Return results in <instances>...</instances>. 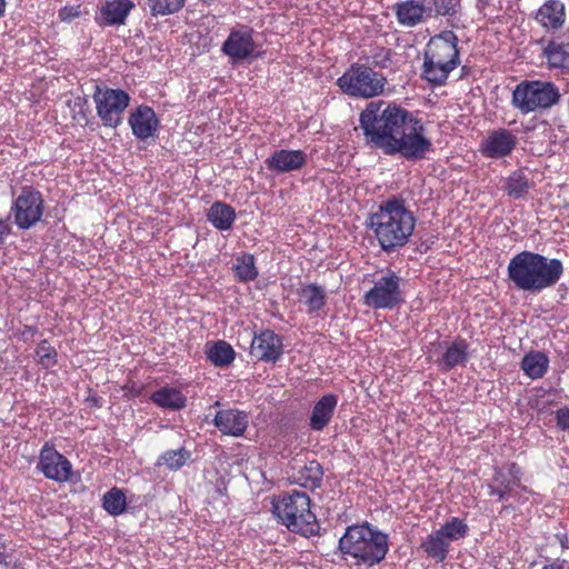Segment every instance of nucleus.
<instances>
[{
  "label": "nucleus",
  "instance_id": "obj_1",
  "mask_svg": "<svg viewBox=\"0 0 569 569\" xmlns=\"http://www.w3.org/2000/svg\"><path fill=\"white\" fill-rule=\"evenodd\" d=\"M359 121L367 140L387 156L416 161L431 149L422 120L396 103L370 102Z\"/></svg>",
  "mask_w": 569,
  "mask_h": 569
},
{
  "label": "nucleus",
  "instance_id": "obj_2",
  "mask_svg": "<svg viewBox=\"0 0 569 569\" xmlns=\"http://www.w3.org/2000/svg\"><path fill=\"white\" fill-rule=\"evenodd\" d=\"M367 226L381 249L389 253L408 243L416 227V217L402 198L392 196L368 216Z\"/></svg>",
  "mask_w": 569,
  "mask_h": 569
},
{
  "label": "nucleus",
  "instance_id": "obj_3",
  "mask_svg": "<svg viewBox=\"0 0 569 569\" xmlns=\"http://www.w3.org/2000/svg\"><path fill=\"white\" fill-rule=\"evenodd\" d=\"M562 273L563 266L559 259L527 250L513 256L508 264V277L515 287L532 293L555 286Z\"/></svg>",
  "mask_w": 569,
  "mask_h": 569
},
{
  "label": "nucleus",
  "instance_id": "obj_4",
  "mask_svg": "<svg viewBox=\"0 0 569 569\" xmlns=\"http://www.w3.org/2000/svg\"><path fill=\"white\" fill-rule=\"evenodd\" d=\"M338 548L342 555L353 558L357 565L373 567L386 558L389 540L386 533L365 522L349 526L339 539Z\"/></svg>",
  "mask_w": 569,
  "mask_h": 569
},
{
  "label": "nucleus",
  "instance_id": "obj_5",
  "mask_svg": "<svg viewBox=\"0 0 569 569\" xmlns=\"http://www.w3.org/2000/svg\"><path fill=\"white\" fill-rule=\"evenodd\" d=\"M272 512L278 522L291 532L311 537L319 531L316 515L311 511V499L306 492L291 490L273 497Z\"/></svg>",
  "mask_w": 569,
  "mask_h": 569
},
{
  "label": "nucleus",
  "instance_id": "obj_6",
  "mask_svg": "<svg viewBox=\"0 0 569 569\" xmlns=\"http://www.w3.org/2000/svg\"><path fill=\"white\" fill-rule=\"evenodd\" d=\"M459 64L458 37L453 31L430 38L423 51V71H453Z\"/></svg>",
  "mask_w": 569,
  "mask_h": 569
},
{
  "label": "nucleus",
  "instance_id": "obj_7",
  "mask_svg": "<svg viewBox=\"0 0 569 569\" xmlns=\"http://www.w3.org/2000/svg\"><path fill=\"white\" fill-rule=\"evenodd\" d=\"M559 99L558 88L546 81H523L512 93V103L522 113L548 109L558 103Z\"/></svg>",
  "mask_w": 569,
  "mask_h": 569
},
{
  "label": "nucleus",
  "instance_id": "obj_8",
  "mask_svg": "<svg viewBox=\"0 0 569 569\" xmlns=\"http://www.w3.org/2000/svg\"><path fill=\"white\" fill-rule=\"evenodd\" d=\"M401 277L387 269L373 280V286L363 295L362 303L375 310H392L405 302Z\"/></svg>",
  "mask_w": 569,
  "mask_h": 569
},
{
  "label": "nucleus",
  "instance_id": "obj_9",
  "mask_svg": "<svg viewBox=\"0 0 569 569\" xmlns=\"http://www.w3.org/2000/svg\"><path fill=\"white\" fill-rule=\"evenodd\" d=\"M92 98L104 127L114 129L122 123L124 110L130 103V96L124 90L97 86Z\"/></svg>",
  "mask_w": 569,
  "mask_h": 569
},
{
  "label": "nucleus",
  "instance_id": "obj_10",
  "mask_svg": "<svg viewBox=\"0 0 569 569\" xmlns=\"http://www.w3.org/2000/svg\"><path fill=\"white\" fill-rule=\"evenodd\" d=\"M43 198L40 191L24 187L12 206V214L16 224L20 229H29L34 226L43 214Z\"/></svg>",
  "mask_w": 569,
  "mask_h": 569
},
{
  "label": "nucleus",
  "instance_id": "obj_11",
  "mask_svg": "<svg viewBox=\"0 0 569 569\" xmlns=\"http://www.w3.org/2000/svg\"><path fill=\"white\" fill-rule=\"evenodd\" d=\"M383 73H342L337 84L343 93L357 98H372L383 92Z\"/></svg>",
  "mask_w": 569,
  "mask_h": 569
},
{
  "label": "nucleus",
  "instance_id": "obj_12",
  "mask_svg": "<svg viewBox=\"0 0 569 569\" xmlns=\"http://www.w3.org/2000/svg\"><path fill=\"white\" fill-rule=\"evenodd\" d=\"M37 470L47 479L60 483L72 480L71 462L49 442H46L40 450Z\"/></svg>",
  "mask_w": 569,
  "mask_h": 569
},
{
  "label": "nucleus",
  "instance_id": "obj_13",
  "mask_svg": "<svg viewBox=\"0 0 569 569\" xmlns=\"http://www.w3.org/2000/svg\"><path fill=\"white\" fill-rule=\"evenodd\" d=\"M253 29L240 24L231 29L222 44V51L233 60H243L259 54L253 40Z\"/></svg>",
  "mask_w": 569,
  "mask_h": 569
},
{
  "label": "nucleus",
  "instance_id": "obj_14",
  "mask_svg": "<svg viewBox=\"0 0 569 569\" xmlns=\"http://www.w3.org/2000/svg\"><path fill=\"white\" fill-rule=\"evenodd\" d=\"M250 355L258 361L276 363L283 355L282 338L271 329L261 330L253 336Z\"/></svg>",
  "mask_w": 569,
  "mask_h": 569
},
{
  "label": "nucleus",
  "instance_id": "obj_15",
  "mask_svg": "<svg viewBox=\"0 0 569 569\" xmlns=\"http://www.w3.org/2000/svg\"><path fill=\"white\" fill-rule=\"evenodd\" d=\"M517 146V137L508 129L490 131L481 142V153L491 159H500L509 156Z\"/></svg>",
  "mask_w": 569,
  "mask_h": 569
},
{
  "label": "nucleus",
  "instance_id": "obj_16",
  "mask_svg": "<svg viewBox=\"0 0 569 569\" xmlns=\"http://www.w3.org/2000/svg\"><path fill=\"white\" fill-rule=\"evenodd\" d=\"M128 123L137 139L147 140L156 134L160 122L151 107L140 104L130 112Z\"/></svg>",
  "mask_w": 569,
  "mask_h": 569
},
{
  "label": "nucleus",
  "instance_id": "obj_17",
  "mask_svg": "<svg viewBox=\"0 0 569 569\" xmlns=\"http://www.w3.org/2000/svg\"><path fill=\"white\" fill-rule=\"evenodd\" d=\"M213 425L224 436L242 437L249 426V415L239 409H220L216 412Z\"/></svg>",
  "mask_w": 569,
  "mask_h": 569
},
{
  "label": "nucleus",
  "instance_id": "obj_18",
  "mask_svg": "<svg viewBox=\"0 0 569 569\" xmlns=\"http://www.w3.org/2000/svg\"><path fill=\"white\" fill-rule=\"evenodd\" d=\"M395 51L390 48L370 44L361 51L358 61L351 66L349 71H372L376 68L389 69L392 63Z\"/></svg>",
  "mask_w": 569,
  "mask_h": 569
},
{
  "label": "nucleus",
  "instance_id": "obj_19",
  "mask_svg": "<svg viewBox=\"0 0 569 569\" xmlns=\"http://www.w3.org/2000/svg\"><path fill=\"white\" fill-rule=\"evenodd\" d=\"M307 160V153L302 150L279 149L273 151L264 163L270 171L284 173L302 169Z\"/></svg>",
  "mask_w": 569,
  "mask_h": 569
},
{
  "label": "nucleus",
  "instance_id": "obj_20",
  "mask_svg": "<svg viewBox=\"0 0 569 569\" xmlns=\"http://www.w3.org/2000/svg\"><path fill=\"white\" fill-rule=\"evenodd\" d=\"M398 23L402 27L413 28L431 16V8L425 6L423 0H405L392 6Z\"/></svg>",
  "mask_w": 569,
  "mask_h": 569
},
{
  "label": "nucleus",
  "instance_id": "obj_21",
  "mask_svg": "<svg viewBox=\"0 0 569 569\" xmlns=\"http://www.w3.org/2000/svg\"><path fill=\"white\" fill-rule=\"evenodd\" d=\"M132 0H106L99 8L96 22L99 26H121L134 8Z\"/></svg>",
  "mask_w": 569,
  "mask_h": 569
},
{
  "label": "nucleus",
  "instance_id": "obj_22",
  "mask_svg": "<svg viewBox=\"0 0 569 569\" xmlns=\"http://www.w3.org/2000/svg\"><path fill=\"white\" fill-rule=\"evenodd\" d=\"M515 488H519L529 495L533 493V491L529 489L527 486H519L513 483L512 479L509 478L502 469H493L491 482L488 485L489 496L497 497L499 501H505L508 500L509 498H513L518 502H523L520 499L519 493L513 492Z\"/></svg>",
  "mask_w": 569,
  "mask_h": 569
},
{
  "label": "nucleus",
  "instance_id": "obj_23",
  "mask_svg": "<svg viewBox=\"0 0 569 569\" xmlns=\"http://www.w3.org/2000/svg\"><path fill=\"white\" fill-rule=\"evenodd\" d=\"M535 20L546 31H557L565 24L566 8L560 0H547L536 12Z\"/></svg>",
  "mask_w": 569,
  "mask_h": 569
},
{
  "label": "nucleus",
  "instance_id": "obj_24",
  "mask_svg": "<svg viewBox=\"0 0 569 569\" xmlns=\"http://www.w3.org/2000/svg\"><path fill=\"white\" fill-rule=\"evenodd\" d=\"M338 405V397L333 393L323 395L313 406L309 426L315 431H322L331 421L336 407Z\"/></svg>",
  "mask_w": 569,
  "mask_h": 569
},
{
  "label": "nucleus",
  "instance_id": "obj_25",
  "mask_svg": "<svg viewBox=\"0 0 569 569\" xmlns=\"http://www.w3.org/2000/svg\"><path fill=\"white\" fill-rule=\"evenodd\" d=\"M446 350L439 361V366L445 371H450L457 366H463L469 358V343L463 338H457L450 345L445 342Z\"/></svg>",
  "mask_w": 569,
  "mask_h": 569
},
{
  "label": "nucleus",
  "instance_id": "obj_26",
  "mask_svg": "<svg viewBox=\"0 0 569 569\" xmlns=\"http://www.w3.org/2000/svg\"><path fill=\"white\" fill-rule=\"evenodd\" d=\"M309 315L319 312L327 303L325 289L317 283H303L297 291Z\"/></svg>",
  "mask_w": 569,
  "mask_h": 569
},
{
  "label": "nucleus",
  "instance_id": "obj_27",
  "mask_svg": "<svg viewBox=\"0 0 569 569\" xmlns=\"http://www.w3.org/2000/svg\"><path fill=\"white\" fill-rule=\"evenodd\" d=\"M207 218L216 229L226 231L232 227L236 220V211L230 204L216 201L211 204Z\"/></svg>",
  "mask_w": 569,
  "mask_h": 569
},
{
  "label": "nucleus",
  "instance_id": "obj_28",
  "mask_svg": "<svg viewBox=\"0 0 569 569\" xmlns=\"http://www.w3.org/2000/svg\"><path fill=\"white\" fill-rule=\"evenodd\" d=\"M206 355L208 360L219 368L231 365L236 358L233 348L223 340L208 342L206 345Z\"/></svg>",
  "mask_w": 569,
  "mask_h": 569
},
{
  "label": "nucleus",
  "instance_id": "obj_29",
  "mask_svg": "<svg viewBox=\"0 0 569 569\" xmlns=\"http://www.w3.org/2000/svg\"><path fill=\"white\" fill-rule=\"evenodd\" d=\"M549 368V358L541 351H530L525 355L521 361L523 373L531 379L542 378Z\"/></svg>",
  "mask_w": 569,
  "mask_h": 569
},
{
  "label": "nucleus",
  "instance_id": "obj_30",
  "mask_svg": "<svg viewBox=\"0 0 569 569\" xmlns=\"http://www.w3.org/2000/svg\"><path fill=\"white\" fill-rule=\"evenodd\" d=\"M322 477V466L317 460H311L298 470L295 482L306 489L315 490L321 486Z\"/></svg>",
  "mask_w": 569,
  "mask_h": 569
},
{
  "label": "nucleus",
  "instance_id": "obj_31",
  "mask_svg": "<svg viewBox=\"0 0 569 569\" xmlns=\"http://www.w3.org/2000/svg\"><path fill=\"white\" fill-rule=\"evenodd\" d=\"M421 549L428 558L442 562L448 557L450 545L439 533L438 530L429 533L421 543Z\"/></svg>",
  "mask_w": 569,
  "mask_h": 569
},
{
  "label": "nucleus",
  "instance_id": "obj_32",
  "mask_svg": "<svg viewBox=\"0 0 569 569\" xmlns=\"http://www.w3.org/2000/svg\"><path fill=\"white\" fill-rule=\"evenodd\" d=\"M151 401L166 409L178 410L186 406L187 399L183 393L174 388H160L151 397Z\"/></svg>",
  "mask_w": 569,
  "mask_h": 569
},
{
  "label": "nucleus",
  "instance_id": "obj_33",
  "mask_svg": "<svg viewBox=\"0 0 569 569\" xmlns=\"http://www.w3.org/2000/svg\"><path fill=\"white\" fill-rule=\"evenodd\" d=\"M543 57L549 68L569 69V41H550L543 49Z\"/></svg>",
  "mask_w": 569,
  "mask_h": 569
},
{
  "label": "nucleus",
  "instance_id": "obj_34",
  "mask_svg": "<svg viewBox=\"0 0 569 569\" xmlns=\"http://www.w3.org/2000/svg\"><path fill=\"white\" fill-rule=\"evenodd\" d=\"M533 187V182L521 170L511 172L505 180V190L509 197L513 199H523L529 190Z\"/></svg>",
  "mask_w": 569,
  "mask_h": 569
},
{
  "label": "nucleus",
  "instance_id": "obj_35",
  "mask_svg": "<svg viewBox=\"0 0 569 569\" xmlns=\"http://www.w3.org/2000/svg\"><path fill=\"white\" fill-rule=\"evenodd\" d=\"M439 533L450 545L453 541L465 539L469 533V527L465 519L459 517L449 518L439 529Z\"/></svg>",
  "mask_w": 569,
  "mask_h": 569
},
{
  "label": "nucleus",
  "instance_id": "obj_36",
  "mask_svg": "<svg viewBox=\"0 0 569 569\" xmlns=\"http://www.w3.org/2000/svg\"><path fill=\"white\" fill-rule=\"evenodd\" d=\"M233 271L237 279L240 282L253 281L259 273L256 267L254 256L244 252L241 256L237 257L236 262L233 264Z\"/></svg>",
  "mask_w": 569,
  "mask_h": 569
},
{
  "label": "nucleus",
  "instance_id": "obj_37",
  "mask_svg": "<svg viewBox=\"0 0 569 569\" xmlns=\"http://www.w3.org/2000/svg\"><path fill=\"white\" fill-rule=\"evenodd\" d=\"M102 507L111 516L123 513L127 507L123 491L117 487L111 488L102 497Z\"/></svg>",
  "mask_w": 569,
  "mask_h": 569
},
{
  "label": "nucleus",
  "instance_id": "obj_38",
  "mask_svg": "<svg viewBox=\"0 0 569 569\" xmlns=\"http://www.w3.org/2000/svg\"><path fill=\"white\" fill-rule=\"evenodd\" d=\"M186 0H146V4L153 17L168 16L180 11Z\"/></svg>",
  "mask_w": 569,
  "mask_h": 569
},
{
  "label": "nucleus",
  "instance_id": "obj_39",
  "mask_svg": "<svg viewBox=\"0 0 569 569\" xmlns=\"http://www.w3.org/2000/svg\"><path fill=\"white\" fill-rule=\"evenodd\" d=\"M189 458L190 452L183 447L178 450H167L159 457L157 466L166 465L168 469L176 471L181 469Z\"/></svg>",
  "mask_w": 569,
  "mask_h": 569
},
{
  "label": "nucleus",
  "instance_id": "obj_40",
  "mask_svg": "<svg viewBox=\"0 0 569 569\" xmlns=\"http://www.w3.org/2000/svg\"><path fill=\"white\" fill-rule=\"evenodd\" d=\"M37 363L43 369H50L58 362V351L47 339H42L36 348Z\"/></svg>",
  "mask_w": 569,
  "mask_h": 569
},
{
  "label": "nucleus",
  "instance_id": "obj_41",
  "mask_svg": "<svg viewBox=\"0 0 569 569\" xmlns=\"http://www.w3.org/2000/svg\"><path fill=\"white\" fill-rule=\"evenodd\" d=\"M436 16H451L456 12L453 0H430Z\"/></svg>",
  "mask_w": 569,
  "mask_h": 569
},
{
  "label": "nucleus",
  "instance_id": "obj_42",
  "mask_svg": "<svg viewBox=\"0 0 569 569\" xmlns=\"http://www.w3.org/2000/svg\"><path fill=\"white\" fill-rule=\"evenodd\" d=\"M557 428L561 431L569 430V407L565 406L555 412Z\"/></svg>",
  "mask_w": 569,
  "mask_h": 569
},
{
  "label": "nucleus",
  "instance_id": "obj_43",
  "mask_svg": "<svg viewBox=\"0 0 569 569\" xmlns=\"http://www.w3.org/2000/svg\"><path fill=\"white\" fill-rule=\"evenodd\" d=\"M80 7L66 6L59 10V18L61 21L70 22L80 16Z\"/></svg>",
  "mask_w": 569,
  "mask_h": 569
},
{
  "label": "nucleus",
  "instance_id": "obj_44",
  "mask_svg": "<svg viewBox=\"0 0 569 569\" xmlns=\"http://www.w3.org/2000/svg\"><path fill=\"white\" fill-rule=\"evenodd\" d=\"M449 73H422V79L430 83V88L446 83Z\"/></svg>",
  "mask_w": 569,
  "mask_h": 569
},
{
  "label": "nucleus",
  "instance_id": "obj_45",
  "mask_svg": "<svg viewBox=\"0 0 569 569\" xmlns=\"http://www.w3.org/2000/svg\"><path fill=\"white\" fill-rule=\"evenodd\" d=\"M508 472L507 476L512 479L513 483L523 486L521 483V478L523 476L521 467L517 462H510L507 466Z\"/></svg>",
  "mask_w": 569,
  "mask_h": 569
},
{
  "label": "nucleus",
  "instance_id": "obj_46",
  "mask_svg": "<svg viewBox=\"0 0 569 569\" xmlns=\"http://www.w3.org/2000/svg\"><path fill=\"white\" fill-rule=\"evenodd\" d=\"M0 565L3 568H9L10 565V555L7 552V542L0 537Z\"/></svg>",
  "mask_w": 569,
  "mask_h": 569
},
{
  "label": "nucleus",
  "instance_id": "obj_47",
  "mask_svg": "<svg viewBox=\"0 0 569 569\" xmlns=\"http://www.w3.org/2000/svg\"><path fill=\"white\" fill-rule=\"evenodd\" d=\"M11 233V226L7 220L0 219V244L4 242L6 238Z\"/></svg>",
  "mask_w": 569,
  "mask_h": 569
},
{
  "label": "nucleus",
  "instance_id": "obj_48",
  "mask_svg": "<svg viewBox=\"0 0 569 569\" xmlns=\"http://www.w3.org/2000/svg\"><path fill=\"white\" fill-rule=\"evenodd\" d=\"M561 192H562L561 208L567 212V217L569 218V186L561 187Z\"/></svg>",
  "mask_w": 569,
  "mask_h": 569
},
{
  "label": "nucleus",
  "instance_id": "obj_49",
  "mask_svg": "<svg viewBox=\"0 0 569 569\" xmlns=\"http://www.w3.org/2000/svg\"><path fill=\"white\" fill-rule=\"evenodd\" d=\"M541 569H569V567L566 568L562 563L551 562V563L545 565Z\"/></svg>",
  "mask_w": 569,
  "mask_h": 569
},
{
  "label": "nucleus",
  "instance_id": "obj_50",
  "mask_svg": "<svg viewBox=\"0 0 569 569\" xmlns=\"http://www.w3.org/2000/svg\"><path fill=\"white\" fill-rule=\"evenodd\" d=\"M558 538H559L561 548L562 549H568V536L566 533H563L561 536H558Z\"/></svg>",
  "mask_w": 569,
  "mask_h": 569
},
{
  "label": "nucleus",
  "instance_id": "obj_51",
  "mask_svg": "<svg viewBox=\"0 0 569 569\" xmlns=\"http://www.w3.org/2000/svg\"><path fill=\"white\" fill-rule=\"evenodd\" d=\"M26 332H29L31 336H33L38 332V329H37V327H33V326H26L24 330L22 331V336H24Z\"/></svg>",
  "mask_w": 569,
  "mask_h": 569
},
{
  "label": "nucleus",
  "instance_id": "obj_52",
  "mask_svg": "<svg viewBox=\"0 0 569 569\" xmlns=\"http://www.w3.org/2000/svg\"><path fill=\"white\" fill-rule=\"evenodd\" d=\"M6 11V1L0 0V17L4 14Z\"/></svg>",
  "mask_w": 569,
  "mask_h": 569
},
{
  "label": "nucleus",
  "instance_id": "obj_53",
  "mask_svg": "<svg viewBox=\"0 0 569 569\" xmlns=\"http://www.w3.org/2000/svg\"><path fill=\"white\" fill-rule=\"evenodd\" d=\"M204 3L210 4L213 0H202Z\"/></svg>",
  "mask_w": 569,
  "mask_h": 569
},
{
  "label": "nucleus",
  "instance_id": "obj_54",
  "mask_svg": "<svg viewBox=\"0 0 569 569\" xmlns=\"http://www.w3.org/2000/svg\"><path fill=\"white\" fill-rule=\"evenodd\" d=\"M213 407H220V401H216V402L213 403Z\"/></svg>",
  "mask_w": 569,
  "mask_h": 569
}]
</instances>
